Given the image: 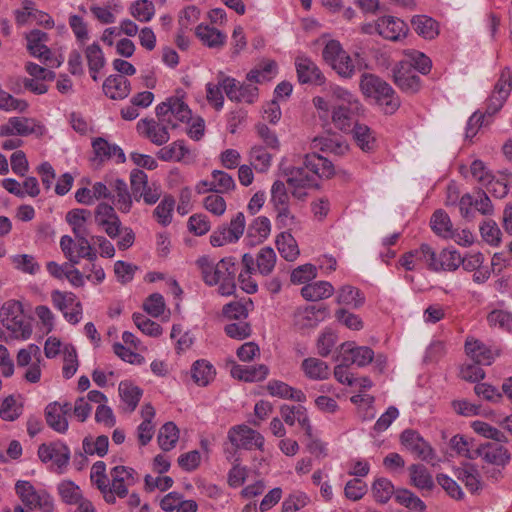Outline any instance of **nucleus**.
<instances>
[{
    "instance_id": "nucleus-10",
    "label": "nucleus",
    "mask_w": 512,
    "mask_h": 512,
    "mask_svg": "<svg viewBox=\"0 0 512 512\" xmlns=\"http://www.w3.org/2000/svg\"><path fill=\"white\" fill-rule=\"evenodd\" d=\"M245 227V216L238 212L231 219L229 226L221 225L211 234L210 243L214 247H220L226 243L237 242L242 237Z\"/></svg>"
},
{
    "instance_id": "nucleus-39",
    "label": "nucleus",
    "mask_w": 512,
    "mask_h": 512,
    "mask_svg": "<svg viewBox=\"0 0 512 512\" xmlns=\"http://www.w3.org/2000/svg\"><path fill=\"white\" fill-rule=\"evenodd\" d=\"M215 370L206 360H197L191 368V376L199 386H206L214 378Z\"/></svg>"
},
{
    "instance_id": "nucleus-42",
    "label": "nucleus",
    "mask_w": 512,
    "mask_h": 512,
    "mask_svg": "<svg viewBox=\"0 0 512 512\" xmlns=\"http://www.w3.org/2000/svg\"><path fill=\"white\" fill-rule=\"evenodd\" d=\"M57 491L63 502L69 505L78 504L83 501L82 493L79 488L71 480H63L57 486Z\"/></svg>"
},
{
    "instance_id": "nucleus-56",
    "label": "nucleus",
    "mask_w": 512,
    "mask_h": 512,
    "mask_svg": "<svg viewBox=\"0 0 512 512\" xmlns=\"http://www.w3.org/2000/svg\"><path fill=\"white\" fill-rule=\"evenodd\" d=\"M223 92V88L220 86V76L218 73L216 84L211 82L206 84V99L217 111L221 110L224 105Z\"/></svg>"
},
{
    "instance_id": "nucleus-3",
    "label": "nucleus",
    "mask_w": 512,
    "mask_h": 512,
    "mask_svg": "<svg viewBox=\"0 0 512 512\" xmlns=\"http://www.w3.org/2000/svg\"><path fill=\"white\" fill-rule=\"evenodd\" d=\"M2 325L17 339L26 340L32 334L30 322L25 321L22 304L14 299L6 301L0 309Z\"/></svg>"
},
{
    "instance_id": "nucleus-25",
    "label": "nucleus",
    "mask_w": 512,
    "mask_h": 512,
    "mask_svg": "<svg viewBox=\"0 0 512 512\" xmlns=\"http://www.w3.org/2000/svg\"><path fill=\"white\" fill-rule=\"evenodd\" d=\"M140 414L142 422L137 428V438L140 444L144 446L150 442L154 435L155 426L152 421L156 412L154 407L150 403H147L142 406Z\"/></svg>"
},
{
    "instance_id": "nucleus-41",
    "label": "nucleus",
    "mask_w": 512,
    "mask_h": 512,
    "mask_svg": "<svg viewBox=\"0 0 512 512\" xmlns=\"http://www.w3.org/2000/svg\"><path fill=\"white\" fill-rule=\"evenodd\" d=\"M350 132L353 133L357 145L363 151L369 152L375 148L376 140L368 126L357 123Z\"/></svg>"
},
{
    "instance_id": "nucleus-18",
    "label": "nucleus",
    "mask_w": 512,
    "mask_h": 512,
    "mask_svg": "<svg viewBox=\"0 0 512 512\" xmlns=\"http://www.w3.org/2000/svg\"><path fill=\"white\" fill-rule=\"evenodd\" d=\"M92 147L95 153L93 161L102 163L106 160L115 159L118 164L125 163L126 156L124 151L115 144H110L104 138L98 137L92 142Z\"/></svg>"
},
{
    "instance_id": "nucleus-22",
    "label": "nucleus",
    "mask_w": 512,
    "mask_h": 512,
    "mask_svg": "<svg viewBox=\"0 0 512 512\" xmlns=\"http://www.w3.org/2000/svg\"><path fill=\"white\" fill-rule=\"evenodd\" d=\"M466 354L479 365H491L498 356V351H493L484 343L476 339H467L465 342Z\"/></svg>"
},
{
    "instance_id": "nucleus-58",
    "label": "nucleus",
    "mask_w": 512,
    "mask_h": 512,
    "mask_svg": "<svg viewBox=\"0 0 512 512\" xmlns=\"http://www.w3.org/2000/svg\"><path fill=\"white\" fill-rule=\"evenodd\" d=\"M170 108L171 118H174L179 122H188L191 119V110L183 101L182 97H170Z\"/></svg>"
},
{
    "instance_id": "nucleus-26",
    "label": "nucleus",
    "mask_w": 512,
    "mask_h": 512,
    "mask_svg": "<svg viewBox=\"0 0 512 512\" xmlns=\"http://www.w3.org/2000/svg\"><path fill=\"white\" fill-rule=\"evenodd\" d=\"M454 474L471 493H476L482 489L480 474L475 465L465 462L454 470Z\"/></svg>"
},
{
    "instance_id": "nucleus-28",
    "label": "nucleus",
    "mask_w": 512,
    "mask_h": 512,
    "mask_svg": "<svg viewBox=\"0 0 512 512\" xmlns=\"http://www.w3.org/2000/svg\"><path fill=\"white\" fill-rule=\"evenodd\" d=\"M45 419L50 428L58 433H65L68 430L66 410L57 402L50 403L45 408Z\"/></svg>"
},
{
    "instance_id": "nucleus-15",
    "label": "nucleus",
    "mask_w": 512,
    "mask_h": 512,
    "mask_svg": "<svg viewBox=\"0 0 512 512\" xmlns=\"http://www.w3.org/2000/svg\"><path fill=\"white\" fill-rule=\"evenodd\" d=\"M408 30L407 24L397 17L382 16L376 20V33L390 41L406 37Z\"/></svg>"
},
{
    "instance_id": "nucleus-59",
    "label": "nucleus",
    "mask_w": 512,
    "mask_h": 512,
    "mask_svg": "<svg viewBox=\"0 0 512 512\" xmlns=\"http://www.w3.org/2000/svg\"><path fill=\"white\" fill-rule=\"evenodd\" d=\"M472 428L476 433L488 439H492L498 443L507 442V437L502 431L486 422L475 421L472 424Z\"/></svg>"
},
{
    "instance_id": "nucleus-13",
    "label": "nucleus",
    "mask_w": 512,
    "mask_h": 512,
    "mask_svg": "<svg viewBox=\"0 0 512 512\" xmlns=\"http://www.w3.org/2000/svg\"><path fill=\"white\" fill-rule=\"evenodd\" d=\"M297 78L300 84L322 86L326 77L318 65L307 56H297L295 59Z\"/></svg>"
},
{
    "instance_id": "nucleus-31",
    "label": "nucleus",
    "mask_w": 512,
    "mask_h": 512,
    "mask_svg": "<svg viewBox=\"0 0 512 512\" xmlns=\"http://www.w3.org/2000/svg\"><path fill=\"white\" fill-rule=\"evenodd\" d=\"M268 372V367L264 364L258 366L235 365L231 370V374L234 378L246 382H257L264 380L267 377Z\"/></svg>"
},
{
    "instance_id": "nucleus-32",
    "label": "nucleus",
    "mask_w": 512,
    "mask_h": 512,
    "mask_svg": "<svg viewBox=\"0 0 512 512\" xmlns=\"http://www.w3.org/2000/svg\"><path fill=\"white\" fill-rule=\"evenodd\" d=\"M275 153L262 145H254L249 151L250 165L257 172L264 173L270 168Z\"/></svg>"
},
{
    "instance_id": "nucleus-35",
    "label": "nucleus",
    "mask_w": 512,
    "mask_h": 512,
    "mask_svg": "<svg viewBox=\"0 0 512 512\" xmlns=\"http://www.w3.org/2000/svg\"><path fill=\"white\" fill-rule=\"evenodd\" d=\"M336 302L357 309L364 305L365 296L358 288L344 285L337 292Z\"/></svg>"
},
{
    "instance_id": "nucleus-21",
    "label": "nucleus",
    "mask_w": 512,
    "mask_h": 512,
    "mask_svg": "<svg viewBox=\"0 0 512 512\" xmlns=\"http://www.w3.org/2000/svg\"><path fill=\"white\" fill-rule=\"evenodd\" d=\"M361 109H352V106H346L345 104H337L332 110V121L335 127L345 133L352 130L355 124H357L356 116L360 114Z\"/></svg>"
},
{
    "instance_id": "nucleus-57",
    "label": "nucleus",
    "mask_w": 512,
    "mask_h": 512,
    "mask_svg": "<svg viewBox=\"0 0 512 512\" xmlns=\"http://www.w3.org/2000/svg\"><path fill=\"white\" fill-rule=\"evenodd\" d=\"M131 14L140 22H148L155 14V7L150 0H137L131 7Z\"/></svg>"
},
{
    "instance_id": "nucleus-16",
    "label": "nucleus",
    "mask_w": 512,
    "mask_h": 512,
    "mask_svg": "<svg viewBox=\"0 0 512 512\" xmlns=\"http://www.w3.org/2000/svg\"><path fill=\"white\" fill-rule=\"evenodd\" d=\"M477 458L481 457L488 464L504 468L511 459L509 450L498 443H486L476 449Z\"/></svg>"
},
{
    "instance_id": "nucleus-11",
    "label": "nucleus",
    "mask_w": 512,
    "mask_h": 512,
    "mask_svg": "<svg viewBox=\"0 0 512 512\" xmlns=\"http://www.w3.org/2000/svg\"><path fill=\"white\" fill-rule=\"evenodd\" d=\"M393 80L403 92L415 94L421 89L420 77L415 72L411 61H400L392 69Z\"/></svg>"
},
{
    "instance_id": "nucleus-20",
    "label": "nucleus",
    "mask_w": 512,
    "mask_h": 512,
    "mask_svg": "<svg viewBox=\"0 0 512 512\" xmlns=\"http://www.w3.org/2000/svg\"><path fill=\"white\" fill-rule=\"evenodd\" d=\"M271 222L266 216H258L247 227L246 242L253 247L263 243L270 235Z\"/></svg>"
},
{
    "instance_id": "nucleus-48",
    "label": "nucleus",
    "mask_w": 512,
    "mask_h": 512,
    "mask_svg": "<svg viewBox=\"0 0 512 512\" xmlns=\"http://www.w3.org/2000/svg\"><path fill=\"white\" fill-rule=\"evenodd\" d=\"M372 493L375 500L380 504L387 503L396 491L390 480L387 478H378L372 485Z\"/></svg>"
},
{
    "instance_id": "nucleus-64",
    "label": "nucleus",
    "mask_w": 512,
    "mask_h": 512,
    "mask_svg": "<svg viewBox=\"0 0 512 512\" xmlns=\"http://www.w3.org/2000/svg\"><path fill=\"white\" fill-rule=\"evenodd\" d=\"M490 326L510 330L512 328V314L504 310H493L487 316Z\"/></svg>"
},
{
    "instance_id": "nucleus-61",
    "label": "nucleus",
    "mask_w": 512,
    "mask_h": 512,
    "mask_svg": "<svg viewBox=\"0 0 512 512\" xmlns=\"http://www.w3.org/2000/svg\"><path fill=\"white\" fill-rule=\"evenodd\" d=\"M51 299L54 307L59 309L61 312H65L68 308L75 306L77 303H80L76 295L72 292H61L59 290H54L51 293Z\"/></svg>"
},
{
    "instance_id": "nucleus-17",
    "label": "nucleus",
    "mask_w": 512,
    "mask_h": 512,
    "mask_svg": "<svg viewBox=\"0 0 512 512\" xmlns=\"http://www.w3.org/2000/svg\"><path fill=\"white\" fill-rule=\"evenodd\" d=\"M170 125L156 122L154 119H142L137 123L136 130L140 135L147 137L152 143L162 145L168 142Z\"/></svg>"
},
{
    "instance_id": "nucleus-44",
    "label": "nucleus",
    "mask_w": 512,
    "mask_h": 512,
    "mask_svg": "<svg viewBox=\"0 0 512 512\" xmlns=\"http://www.w3.org/2000/svg\"><path fill=\"white\" fill-rule=\"evenodd\" d=\"M276 264V253L271 247H263L257 254L256 267L257 271L267 276L269 275Z\"/></svg>"
},
{
    "instance_id": "nucleus-60",
    "label": "nucleus",
    "mask_w": 512,
    "mask_h": 512,
    "mask_svg": "<svg viewBox=\"0 0 512 512\" xmlns=\"http://www.w3.org/2000/svg\"><path fill=\"white\" fill-rule=\"evenodd\" d=\"M317 277V269L314 265L307 263L293 269L290 275L291 283L295 285L304 284Z\"/></svg>"
},
{
    "instance_id": "nucleus-55",
    "label": "nucleus",
    "mask_w": 512,
    "mask_h": 512,
    "mask_svg": "<svg viewBox=\"0 0 512 512\" xmlns=\"http://www.w3.org/2000/svg\"><path fill=\"white\" fill-rule=\"evenodd\" d=\"M270 201L274 210L290 206V198L284 182L277 180L272 184Z\"/></svg>"
},
{
    "instance_id": "nucleus-2",
    "label": "nucleus",
    "mask_w": 512,
    "mask_h": 512,
    "mask_svg": "<svg viewBox=\"0 0 512 512\" xmlns=\"http://www.w3.org/2000/svg\"><path fill=\"white\" fill-rule=\"evenodd\" d=\"M359 87L363 95L375 99L382 106L385 114H394L401 105L400 98L391 85L375 74L363 73Z\"/></svg>"
},
{
    "instance_id": "nucleus-49",
    "label": "nucleus",
    "mask_w": 512,
    "mask_h": 512,
    "mask_svg": "<svg viewBox=\"0 0 512 512\" xmlns=\"http://www.w3.org/2000/svg\"><path fill=\"white\" fill-rule=\"evenodd\" d=\"M189 150L182 141H176L168 146L161 148L157 156L163 161H181L184 159Z\"/></svg>"
},
{
    "instance_id": "nucleus-51",
    "label": "nucleus",
    "mask_w": 512,
    "mask_h": 512,
    "mask_svg": "<svg viewBox=\"0 0 512 512\" xmlns=\"http://www.w3.org/2000/svg\"><path fill=\"white\" fill-rule=\"evenodd\" d=\"M480 233L487 244L494 247L500 245L502 232L494 220H485L480 226Z\"/></svg>"
},
{
    "instance_id": "nucleus-46",
    "label": "nucleus",
    "mask_w": 512,
    "mask_h": 512,
    "mask_svg": "<svg viewBox=\"0 0 512 512\" xmlns=\"http://www.w3.org/2000/svg\"><path fill=\"white\" fill-rule=\"evenodd\" d=\"M128 477L127 468L124 465H117L110 471L111 489L120 498L127 495L125 479Z\"/></svg>"
},
{
    "instance_id": "nucleus-53",
    "label": "nucleus",
    "mask_w": 512,
    "mask_h": 512,
    "mask_svg": "<svg viewBox=\"0 0 512 512\" xmlns=\"http://www.w3.org/2000/svg\"><path fill=\"white\" fill-rule=\"evenodd\" d=\"M86 58L92 78L97 80L96 73L104 66L105 59L99 45L92 44L86 49Z\"/></svg>"
},
{
    "instance_id": "nucleus-36",
    "label": "nucleus",
    "mask_w": 512,
    "mask_h": 512,
    "mask_svg": "<svg viewBox=\"0 0 512 512\" xmlns=\"http://www.w3.org/2000/svg\"><path fill=\"white\" fill-rule=\"evenodd\" d=\"M287 176L286 182L288 186H311L317 185L315 182V175L303 166L301 167H290L285 170Z\"/></svg>"
},
{
    "instance_id": "nucleus-5",
    "label": "nucleus",
    "mask_w": 512,
    "mask_h": 512,
    "mask_svg": "<svg viewBox=\"0 0 512 512\" xmlns=\"http://www.w3.org/2000/svg\"><path fill=\"white\" fill-rule=\"evenodd\" d=\"M401 444L418 459L436 466L440 462L436 451L424 440V438L413 429H406L400 434Z\"/></svg>"
},
{
    "instance_id": "nucleus-14",
    "label": "nucleus",
    "mask_w": 512,
    "mask_h": 512,
    "mask_svg": "<svg viewBox=\"0 0 512 512\" xmlns=\"http://www.w3.org/2000/svg\"><path fill=\"white\" fill-rule=\"evenodd\" d=\"M374 359V351L367 346H355L354 342H345L341 345L340 360L346 365L356 364L364 367Z\"/></svg>"
},
{
    "instance_id": "nucleus-24",
    "label": "nucleus",
    "mask_w": 512,
    "mask_h": 512,
    "mask_svg": "<svg viewBox=\"0 0 512 512\" xmlns=\"http://www.w3.org/2000/svg\"><path fill=\"white\" fill-rule=\"evenodd\" d=\"M410 484L421 491H432L435 482L432 474L423 464H412L408 467Z\"/></svg>"
},
{
    "instance_id": "nucleus-63",
    "label": "nucleus",
    "mask_w": 512,
    "mask_h": 512,
    "mask_svg": "<svg viewBox=\"0 0 512 512\" xmlns=\"http://www.w3.org/2000/svg\"><path fill=\"white\" fill-rule=\"evenodd\" d=\"M13 265L17 270L22 271L23 273L35 274L39 271L40 266L35 261V258L32 255L21 254L15 255L11 258Z\"/></svg>"
},
{
    "instance_id": "nucleus-38",
    "label": "nucleus",
    "mask_w": 512,
    "mask_h": 512,
    "mask_svg": "<svg viewBox=\"0 0 512 512\" xmlns=\"http://www.w3.org/2000/svg\"><path fill=\"white\" fill-rule=\"evenodd\" d=\"M179 439V429L173 422L165 423L159 430L157 441L163 451L173 449Z\"/></svg>"
},
{
    "instance_id": "nucleus-12",
    "label": "nucleus",
    "mask_w": 512,
    "mask_h": 512,
    "mask_svg": "<svg viewBox=\"0 0 512 512\" xmlns=\"http://www.w3.org/2000/svg\"><path fill=\"white\" fill-rule=\"evenodd\" d=\"M511 89L512 73L509 68H504L501 71L499 79L497 80L492 94L487 101L486 113L489 116L494 115L502 108L510 95Z\"/></svg>"
},
{
    "instance_id": "nucleus-23",
    "label": "nucleus",
    "mask_w": 512,
    "mask_h": 512,
    "mask_svg": "<svg viewBox=\"0 0 512 512\" xmlns=\"http://www.w3.org/2000/svg\"><path fill=\"white\" fill-rule=\"evenodd\" d=\"M313 149H319L322 152H329L335 155H344L349 146L346 141L338 135L333 136H317L311 142Z\"/></svg>"
},
{
    "instance_id": "nucleus-34",
    "label": "nucleus",
    "mask_w": 512,
    "mask_h": 512,
    "mask_svg": "<svg viewBox=\"0 0 512 512\" xmlns=\"http://www.w3.org/2000/svg\"><path fill=\"white\" fill-rule=\"evenodd\" d=\"M267 390L272 396L279 398L290 399L297 402H304L306 400V396L301 390L295 389L279 380L269 381Z\"/></svg>"
},
{
    "instance_id": "nucleus-50",
    "label": "nucleus",
    "mask_w": 512,
    "mask_h": 512,
    "mask_svg": "<svg viewBox=\"0 0 512 512\" xmlns=\"http://www.w3.org/2000/svg\"><path fill=\"white\" fill-rule=\"evenodd\" d=\"M395 500L408 509H413L419 512H425L426 504L413 492L407 489L397 490L395 493Z\"/></svg>"
},
{
    "instance_id": "nucleus-1",
    "label": "nucleus",
    "mask_w": 512,
    "mask_h": 512,
    "mask_svg": "<svg viewBox=\"0 0 512 512\" xmlns=\"http://www.w3.org/2000/svg\"><path fill=\"white\" fill-rule=\"evenodd\" d=\"M197 265L207 285L214 286L219 284V294L230 296L235 292V276L238 267L234 257H225L215 264L208 257L203 256L197 260Z\"/></svg>"
},
{
    "instance_id": "nucleus-27",
    "label": "nucleus",
    "mask_w": 512,
    "mask_h": 512,
    "mask_svg": "<svg viewBox=\"0 0 512 512\" xmlns=\"http://www.w3.org/2000/svg\"><path fill=\"white\" fill-rule=\"evenodd\" d=\"M333 285L328 281H315L301 288V295L307 301H320L331 297L334 293Z\"/></svg>"
},
{
    "instance_id": "nucleus-47",
    "label": "nucleus",
    "mask_w": 512,
    "mask_h": 512,
    "mask_svg": "<svg viewBox=\"0 0 512 512\" xmlns=\"http://www.w3.org/2000/svg\"><path fill=\"white\" fill-rule=\"evenodd\" d=\"M109 440L105 435H100L95 439L86 437L83 440V450L87 455H97L103 457L108 451Z\"/></svg>"
},
{
    "instance_id": "nucleus-37",
    "label": "nucleus",
    "mask_w": 512,
    "mask_h": 512,
    "mask_svg": "<svg viewBox=\"0 0 512 512\" xmlns=\"http://www.w3.org/2000/svg\"><path fill=\"white\" fill-rule=\"evenodd\" d=\"M281 256L287 261H294L299 255L298 245L290 232H281L276 239Z\"/></svg>"
},
{
    "instance_id": "nucleus-8",
    "label": "nucleus",
    "mask_w": 512,
    "mask_h": 512,
    "mask_svg": "<svg viewBox=\"0 0 512 512\" xmlns=\"http://www.w3.org/2000/svg\"><path fill=\"white\" fill-rule=\"evenodd\" d=\"M71 452L69 447L61 442L54 441L48 444H41L38 447V457L43 463L52 462L55 466V472L62 474L65 472L69 461Z\"/></svg>"
},
{
    "instance_id": "nucleus-52",
    "label": "nucleus",
    "mask_w": 512,
    "mask_h": 512,
    "mask_svg": "<svg viewBox=\"0 0 512 512\" xmlns=\"http://www.w3.org/2000/svg\"><path fill=\"white\" fill-rule=\"evenodd\" d=\"M275 223L278 229L293 230L300 226L299 219L292 213L290 206L275 209Z\"/></svg>"
},
{
    "instance_id": "nucleus-33",
    "label": "nucleus",
    "mask_w": 512,
    "mask_h": 512,
    "mask_svg": "<svg viewBox=\"0 0 512 512\" xmlns=\"http://www.w3.org/2000/svg\"><path fill=\"white\" fill-rule=\"evenodd\" d=\"M411 24L415 32L425 39L432 40L439 35L438 22L427 15L414 16Z\"/></svg>"
},
{
    "instance_id": "nucleus-29",
    "label": "nucleus",
    "mask_w": 512,
    "mask_h": 512,
    "mask_svg": "<svg viewBox=\"0 0 512 512\" xmlns=\"http://www.w3.org/2000/svg\"><path fill=\"white\" fill-rule=\"evenodd\" d=\"M105 95L113 100H123L128 96V82L124 75H110L103 83Z\"/></svg>"
},
{
    "instance_id": "nucleus-19",
    "label": "nucleus",
    "mask_w": 512,
    "mask_h": 512,
    "mask_svg": "<svg viewBox=\"0 0 512 512\" xmlns=\"http://www.w3.org/2000/svg\"><path fill=\"white\" fill-rule=\"evenodd\" d=\"M303 164L311 174L315 175V182L318 178L329 179L335 174L333 163L317 153L306 154Z\"/></svg>"
},
{
    "instance_id": "nucleus-6",
    "label": "nucleus",
    "mask_w": 512,
    "mask_h": 512,
    "mask_svg": "<svg viewBox=\"0 0 512 512\" xmlns=\"http://www.w3.org/2000/svg\"><path fill=\"white\" fill-rule=\"evenodd\" d=\"M15 490L23 504L30 510L40 509L43 512H53V498L45 490H36L29 481L19 480Z\"/></svg>"
},
{
    "instance_id": "nucleus-4",
    "label": "nucleus",
    "mask_w": 512,
    "mask_h": 512,
    "mask_svg": "<svg viewBox=\"0 0 512 512\" xmlns=\"http://www.w3.org/2000/svg\"><path fill=\"white\" fill-rule=\"evenodd\" d=\"M322 57L341 78L350 79L355 75L356 65L339 41H328L322 50Z\"/></svg>"
},
{
    "instance_id": "nucleus-30",
    "label": "nucleus",
    "mask_w": 512,
    "mask_h": 512,
    "mask_svg": "<svg viewBox=\"0 0 512 512\" xmlns=\"http://www.w3.org/2000/svg\"><path fill=\"white\" fill-rule=\"evenodd\" d=\"M301 369L305 376L311 380H325L330 376V368L321 359L309 357L302 361Z\"/></svg>"
},
{
    "instance_id": "nucleus-45",
    "label": "nucleus",
    "mask_w": 512,
    "mask_h": 512,
    "mask_svg": "<svg viewBox=\"0 0 512 512\" xmlns=\"http://www.w3.org/2000/svg\"><path fill=\"white\" fill-rule=\"evenodd\" d=\"M211 186L215 193H228L236 187L235 181L231 175L221 170H214L211 173Z\"/></svg>"
},
{
    "instance_id": "nucleus-9",
    "label": "nucleus",
    "mask_w": 512,
    "mask_h": 512,
    "mask_svg": "<svg viewBox=\"0 0 512 512\" xmlns=\"http://www.w3.org/2000/svg\"><path fill=\"white\" fill-rule=\"evenodd\" d=\"M228 439L236 449H264V437L258 431L247 425H236L229 429Z\"/></svg>"
},
{
    "instance_id": "nucleus-40",
    "label": "nucleus",
    "mask_w": 512,
    "mask_h": 512,
    "mask_svg": "<svg viewBox=\"0 0 512 512\" xmlns=\"http://www.w3.org/2000/svg\"><path fill=\"white\" fill-rule=\"evenodd\" d=\"M196 35L203 42V44L209 47L223 46L226 39V36L222 34L218 29L208 25L197 26Z\"/></svg>"
},
{
    "instance_id": "nucleus-43",
    "label": "nucleus",
    "mask_w": 512,
    "mask_h": 512,
    "mask_svg": "<svg viewBox=\"0 0 512 512\" xmlns=\"http://www.w3.org/2000/svg\"><path fill=\"white\" fill-rule=\"evenodd\" d=\"M431 228L439 236L449 238L453 236L452 223L448 214L443 210H436L431 218Z\"/></svg>"
},
{
    "instance_id": "nucleus-7",
    "label": "nucleus",
    "mask_w": 512,
    "mask_h": 512,
    "mask_svg": "<svg viewBox=\"0 0 512 512\" xmlns=\"http://www.w3.org/2000/svg\"><path fill=\"white\" fill-rule=\"evenodd\" d=\"M130 198L137 201L143 199L148 205L155 204L160 196L161 190L155 183L148 184L147 174L140 169H133L130 172Z\"/></svg>"
},
{
    "instance_id": "nucleus-54",
    "label": "nucleus",
    "mask_w": 512,
    "mask_h": 512,
    "mask_svg": "<svg viewBox=\"0 0 512 512\" xmlns=\"http://www.w3.org/2000/svg\"><path fill=\"white\" fill-rule=\"evenodd\" d=\"M174 206L175 199L171 195L165 196L157 205L154 210V216L160 224L167 226L171 223Z\"/></svg>"
},
{
    "instance_id": "nucleus-62",
    "label": "nucleus",
    "mask_w": 512,
    "mask_h": 512,
    "mask_svg": "<svg viewBox=\"0 0 512 512\" xmlns=\"http://www.w3.org/2000/svg\"><path fill=\"white\" fill-rule=\"evenodd\" d=\"M450 448L454 450L458 455L463 456L467 459H476V449L471 450L469 448V442L463 435H454L449 442Z\"/></svg>"
}]
</instances>
